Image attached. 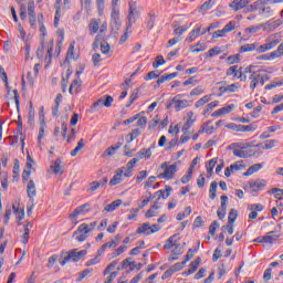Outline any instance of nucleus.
<instances>
[{
    "label": "nucleus",
    "mask_w": 283,
    "mask_h": 283,
    "mask_svg": "<svg viewBox=\"0 0 283 283\" xmlns=\"http://www.w3.org/2000/svg\"><path fill=\"white\" fill-rule=\"evenodd\" d=\"M191 258H193V250L189 249L186 254L185 261H182L181 263H176L175 266H179L182 269V266H185V264H187L189 262V260H191Z\"/></svg>",
    "instance_id": "nucleus-41"
},
{
    "label": "nucleus",
    "mask_w": 283,
    "mask_h": 283,
    "mask_svg": "<svg viewBox=\"0 0 283 283\" xmlns=\"http://www.w3.org/2000/svg\"><path fill=\"white\" fill-rule=\"evenodd\" d=\"M272 56H274V59H281V56H283V42L277 46L275 51L272 52Z\"/></svg>",
    "instance_id": "nucleus-57"
},
{
    "label": "nucleus",
    "mask_w": 283,
    "mask_h": 283,
    "mask_svg": "<svg viewBox=\"0 0 283 283\" xmlns=\"http://www.w3.org/2000/svg\"><path fill=\"white\" fill-rule=\"evenodd\" d=\"M160 65H165V57L163 55H158L156 61L153 63L154 70H158Z\"/></svg>",
    "instance_id": "nucleus-53"
},
{
    "label": "nucleus",
    "mask_w": 283,
    "mask_h": 283,
    "mask_svg": "<svg viewBox=\"0 0 283 283\" xmlns=\"http://www.w3.org/2000/svg\"><path fill=\"white\" fill-rule=\"evenodd\" d=\"M120 205H123V200L116 199L115 201L105 206L103 213H112V211H116L118 209V207H120Z\"/></svg>",
    "instance_id": "nucleus-22"
},
{
    "label": "nucleus",
    "mask_w": 283,
    "mask_h": 283,
    "mask_svg": "<svg viewBox=\"0 0 283 283\" xmlns=\"http://www.w3.org/2000/svg\"><path fill=\"white\" fill-rule=\"evenodd\" d=\"M101 28V20H91L88 25L90 34H96Z\"/></svg>",
    "instance_id": "nucleus-31"
},
{
    "label": "nucleus",
    "mask_w": 283,
    "mask_h": 283,
    "mask_svg": "<svg viewBox=\"0 0 283 283\" xmlns=\"http://www.w3.org/2000/svg\"><path fill=\"white\" fill-rule=\"evenodd\" d=\"M233 147V156L237 158H251L254 156V151L251 149V144L248 143H234L232 144Z\"/></svg>",
    "instance_id": "nucleus-2"
},
{
    "label": "nucleus",
    "mask_w": 283,
    "mask_h": 283,
    "mask_svg": "<svg viewBox=\"0 0 283 283\" xmlns=\"http://www.w3.org/2000/svg\"><path fill=\"white\" fill-rule=\"evenodd\" d=\"M187 117H188V119L186 120V123L182 126L184 134H189V129H191V127H193V123H196V116H193V111H189L187 113Z\"/></svg>",
    "instance_id": "nucleus-12"
},
{
    "label": "nucleus",
    "mask_w": 283,
    "mask_h": 283,
    "mask_svg": "<svg viewBox=\"0 0 283 283\" xmlns=\"http://www.w3.org/2000/svg\"><path fill=\"white\" fill-rule=\"evenodd\" d=\"M264 187H266V180L264 179H256L250 182V189L253 191H260L264 189Z\"/></svg>",
    "instance_id": "nucleus-26"
},
{
    "label": "nucleus",
    "mask_w": 283,
    "mask_h": 283,
    "mask_svg": "<svg viewBox=\"0 0 283 283\" xmlns=\"http://www.w3.org/2000/svg\"><path fill=\"white\" fill-rule=\"evenodd\" d=\"M127 251V245H122L115 249L112 253V258H118V255H123Z\"/></svg>",
    "instance_id": "nucleus-50"
},
{
    "label": "nucleus",
    "mask_w": 283,
    "mask_h": 283,
    "mask_svg": "<svg viewBox=\"0 0 283 283\" xmlns=\"http://www.w3.org/2000/svg\"><path fill=\"white\" fill-rule=\"evenodd\" d=\"M84 255H87V250H81L74 249L67 253L66 256L62 261H60L61 266H65L67 262H78Z\"/></svg>",
    "instance_id": "nucleus-5"
},
{
    "label": "nucleus",
    "mask_w": 283,
    "mask_h": 283,
    "mask_svg": "<svg viewBox=\"0 0 283 283\" xmlns=\"http://www.w3.org/2000/svg\"><path fill=\"white\" fill-rule=\"evenodd\" d=\"M156 23V15L154 13H148V18L146 20V30H154V25Z\"/></svg>",
    "instance_id": "nucleus-34"
},
{
    "label": "nucleus",
    "mask_w": 283,
    "mask_h": 283,
    "mask_svg": "<svg viewBox=\"0 0 283 283\" xmlns=\"http://www.w3.org/2000/svg\"><path fill=\"white\" fill-rule=\"evenodd\" d=\"M242 85L240 83L230 84L227 86H220L219 92L221 94H233L235 92H239Z\"/></svg>",
    "instance_id": "nucleus-13"
},
{
    "label": "nucleus",
    "mask_w": 283,
    "mask_h": 283,
    "mask_svg": "<svg viewBox=\"0 0 283 283\" xmlns=\"http://www.w3.org/2000/svg\"><path fill=\"white\" fill-rule=\"evenodd\" d=\"M282 234L277 231H270L265 234V244H273L274 242H277Z\"/></svg>",
    "instance_id": "nucleus-16"
},
{
    "label": "nucleus",
    "mask_w": 283,
    "mask_h": 283,
    "mask_svg": "<svg viewBox=\"0 0 283 283\" xmlns=\"http://www.w3.org/2000/svg\"><path fill=\"white\" fill-rule=\"evenodd\" d=\"M147 176H148L147 170L139 171L137 177H136V182L138 185H140V182H143V180H145V178H147Z\"/></svg>",
    "instance_id": "nucleus-63"
},
{
    "label": "nucleus",
    "mask_w": 283,
    "mask_h": 283,
    "mask_svg": "<svg viewBox=\"0 0 283 283\" xmlns=\"http://www.w3.org/2000/svg\"><path fill=\"white\" fill-rule=\"evenodd\" d=\"M138 160H140L138 157H135L133 159H130L127 164L126 167H124V178H132V176H134V167L136 166V164L138 163Z\"/></svg>",
    "instance_id": "nucleus-11"
},
{
    "label": "nucleus",
    "mask_w": 283,
    "mask_h": 283,
    "mask_svg": "<svg viewBox=\"0 0 283 283\" xmlns=\"http://www.w3.org/2000/svg\"><path fill=\"white\" fill-rule=\"evenodd\" d=\"M262 169V164H254L243 174V176H253V174H258Z\"/></svg>",
    "instance_id": "nucleus-32"
},
{
    "label": "nucleus",
    "mask_w": 283,
    "mask_h": 283,
    "mask_svg": "<svg viewBox=\"0 0 283 283\" xmlns=\"http://www.w3.org/2000/svg\"><path fill=\"white\" fill-rule=\"evenodd\" d=\"M218 190V182H216V181H212L211 184H210V189H209V198H210V200H216V197H217V195H216V191Z\"/></svg>",
    "instance_id": "nucleus-40"
},
{
    "label": "nucleus",
    "mask_w": 283,
    "mask_h": 283,
    "mask_svg": "<svg viewBox=\"0 0 283 283\" xmlns=\"http://www.w3.org/2000/svg\"><path fill=\"white\" fill-rule=\"evenodd\" d=\"M237 218H238V211L235 209H231L228 217L229 224H233Z\"/></svg>",
    "instance_id": "nucleus-55"
},
{
    "label": "nucleus",
    "mask_w": 283,
    "mask_h": 283,
    "mask_svg": "<svg viewBox=\"0 0 283 283\" xmlns=\"http://www.w3.org/2000/svg\"><path fill=\"white\" fill-rule=\"evenodd\" d=\"M265 24H269L266 32H273V30H275V28H280V25H282V20L266 22Z\"/></svg>",
    "instance_id": "nucleus-49"
},
{
    "label": "nucleus",
    "mask_w": 283,
    "mask_h": 283,
    "mask_svg": "<svg viewBox=\"0 0 283 283\" xmlns=\"http://www.w3.org/2000/svg\"><path fill=\"white\" fill-rule=\"evenodd\" d=\"M171 191H174L171 186H166V189L159 190L156 193H159V198H161L163 200H167V198L171 196Z\"/></svg>",
    "instance_id": "nucleus-33"
},
{
    "label": "nucleus",
    "mask_w": 283,
    "mask_h": 283,
    "mask_svg": "<svg viewBox=\"0 0 283 283\" xmlns=\"http://www.w3.org/2000/svg\"><path fill=\"white\" fill-rule=\"evenodd\" d=\"M238 132H255V126L253 124L250 125H239Z\"/></svg>",
    "instance_id": "nucleus-59"
},
{
    "label": "nucleus",
    "mask_w": 283,
    "mask_h": 283,
    "mask_svg": "<svg viewBox=\"0 0 283 283\" xmlns=\"http://www.w3.org/2000/svg\"><path fill=\"white\" fill-rule=\"evenodd\" d=\"M27 193H28V198L31 200V202H34V198H36V185L34 184V180H30L28 182Z\"/></svg>",
    "instance_id": "nucleus-17"
},
{
    "label": "nucleus",
    "mask_w": 283,
    "mask_h": 283,
    "mask_svg": "<svg viewBox=\"0 0 283 283\" xmlns=\"http://www.w3.org/2000/svg\"><path fill=\"white\" fill-rule=\"evenodd\" d=\"M86 207H90V205L85 203V205H82L80 207H77L71 214H70V218L71 219H77L78 216H85L87 213L88 210H86L85 208Z\"/></svg>",
    "instance_id": "nucleus-23"
},
{
    "label": "nucleus",
    "mask_w": 283,
    "mask_h": 283,
    "mask_svg": "<svg viewBox=\"0 0 283 283\" xmlns=\"http://www.w3.org/2000/svg\"><path fill=\"white\" fill-rule=\"evenodd\" d=\"M12 209H13V213H14L15 218H18V220H23V218L25 216V212L23 211V209L17 208L15 205H13Z\"/></svg>",
    "instance_id": "nucleus-44"
},
{
    "label": "nucleus",
    "mask_w": 283,
    "mask_h": 283,
    "mask_svg": "<svg viewBox=\"0 0 283 283\" xmlns=\"http://www.w3.org/2000/svg\"><path fill=\"white\" fill-rule=\"evenodd\" d=\"M29 123L30 125L34 124V106L32 102H30V107H29Z\"/></svg>",
    "instance_id": "nucleus-64"
},
{
    "label": "nucleus",
    "mask_w": 283,
    "mask_h": 283,
    "mask_svg": "<svg viewBox=\"0 0 283 283\" xmlns=\"http://www.w3.org/2000/svg\"><path fill=\"white\" fill-rule=\"evenodd\" d=\"M247 166L242 164V161H235L234 164L230 165L231 171H242Z\"/></svg>",
    "instance_id": "nucleus-47"
},
{
    "label": "nucleus",
    "mask_w": 283,
    "mask_h": 283,
    "mask_svg": "<svg viewBox=\"0 0 283 283\" xmlns=\"http://www.w3.org/2000/svg\"><path fill=\"white\" fill-rule=\"evenodd\" d=\"M32 163H34V160H32V157L28 156L27 157V169L22 174L23 180H28L30 178V174H31L30 169H32Z\"/></svg>",
    "instance_id": "nucleus-29"
},
{
    "label": "nucleus",
    "mask_w": 283,
    "mask_h": 283,
    "mask_svg": "<svg viewBox=\"0 0 283 283\" xmlns=\"http://www.w3.org/2000/svg\"><path fill=\"white\" fill-rule=\"evenodd\" d=\"M262 1V3L259 6V15L263 17L264 19H269L271 18V15L273 14V9H271V7H269V4H271L269 2V0H259Z\"/></svg>",
    "instance_id": "nucleus-9"
},
{
    "label": "nucleus",
    "mask_w": 283,
    "mask_h": 283,
    "mask_svg": "<svg viewBox=\"0 0 283 283\" xmlns=\"http://www.w3.org/2000/svg\"><path fill=\"white\" fill-rule=\"evenodd\" d=\"M113 103H114V97L109 95H104L93 104L92 109L93 112H98L101 107H112Z\"/></svg>",
    "instance_id": "nucleus-8"
},
{
    "label": "nucleus",
    "mask_w": 283,
    "mask_h": 283,
    "mask_svg": "<svg viewBox=\"0 0 283 283\" xmlns=\"http://www.w3.org/2000/svg\"><path fill=\"white\" fill-rule=\"evenodd\" d=\"M209 101H211V95H206L196 102L195 107H202L203 105H207Z\"/></svg>",
    "instance_id": "nucleus-45"
},
{
    "label": "nucleus",
    "mask_w": 283,
    "mask_h": 283,
    "mask_svg": "<svg viewBox=\"0 0 283 283\" xmlns=\"http://www.w3.org/2000/svg\"><path fill=\"white\" fill-rule=\"evenodd\" d=\"M279 44H280V40L277 39H274L272 41L266 40L265 46L268 48V52L269 50H273V48H275Z\"/></svg>",
    "instance_id": "nucleus-62"
},
{
    "label": "nucleus",
    "mask_w": 283,
    "mask_h": 283,
    "mask_svg": "<svg viewBox=\"0 0 283 283\" xmlns=\"http://www.w3.org/2000/svg\"><path fill=\"white\" fill-rule=\"evenodd\" d=\"M174 109L176 112H181V109H187L189 107V99H184L182 94H178L175 97L171 98L170 103L166 106V108Z\"/></svg>",
    "instance_id": "nucleus-4"
},
{
    "label": "nucleus",
    "mask_w": 283,
    "mask_h": 283,
    "mask_svg": "<svg viewBox=\"0 0 283 283\" xmlns=\"http://www.w3.org/2000/svg\"><path fill=\"white\" fill-rule=\"evenodd\" d=\"M178 240H180V238H178V234H174L166 241L164 245L165 251L174 249V256L169 259L170 262H174V260H178V256L182 255L184 253V247L181 244H178Z\"/></svg>",
    "instance_id": "nucleus-1"
},
{
    "label": "nucleus",
    "mask_w": 283,
    "mask_h": 283,
    "mask_svg": "<svg viewBox=\"0 0 283 283\" xmlns=\"http://www.w3.org/2000/svg\"><path fill=\"white\" fill-rule=\"evenodd\" d=\"M94 269H85L81 274L80 277L77 279V282H83L85 277H90L91 273H93Z\"/></svg>",
    "instance_id": "nucleus-54"
},
{
    "label": "nucleus",
    "mask_w": 283,
    "mask_h": 283,
    "mask_svg": "<svg viewBox=\"0 0 283 283\" xmlns=\"http://www.w3.org/2000/svg\"><path fill=\"white\" fill-rule=\"evenodd\" d=\"M122 25H123V22L120 21V11L118 10V7H112V12H111L112 30L114 32H118Z\"/></svg>",
    "instance_id": "nucleus-6"
},
{
    "label": "nucleus",
    "mask_w": 283,
    "mask_h": 283,
    "mask_svg": "<svg viewBox=\"0 0 283 283\" xmlns=\"http://www.w3.org/2000/svg\"><path fill=\"white\" fill-rule=\"evenodd\" d=\"M258 42L251 44H244L240 48V52H256Z\"/></svg>",
    "instance_id": "nucleus-36"
},
{
    "label": "nucleus",
    "mask_w": 283,
    "mask_h": 283,
    "mask_svg": "<svg viewBox=\"0 0 283 283\" xmlns=\"http://www.w3.org/2000/svg\"><path fill=\"white\" fill-rule=\"evenodd\" d=\"M261 72L262 70L254 71L249 77L250 90H252V92L255 91V87H258V85H261Z\"/></svg>",
    "instance_id": "nucleus-10"
},
{
    "label": "nucleus",
    "mask_w": 283,
    "mask_h": 283,
    "mask_svg": "<svg viewBox=\"0 0 283 283\" xmlns=\"http://www.w3.org/2000/svg\"><path fill=\"white\" fill-rule=\"evenodd\" d=\"M235 21H230L228 24L223 27L224 33L228 34V32H233V30H235Z\"/></svg>",
    "instance_id": "nucleus-58"
},
{
    "label": "nucleus",
    "mask_w": 283,
    "mask_h": 283,
    "mask_svg": "<svg viewBox=\"0 0 283 283\" xmlns=\"http://www.w3.org/2000/svg\"><path fill=\"white\" fill-rule=\"evenodd\" d=\"M263 30L266 32L269 30V24H259V25H252L244 30L245 34H256V32H260V30Z\"/></svg>",
    "instance_id": "nucleus-21"
},
{
    "label": "nucleus",
    "mask_w": 283,
    "mask_h": 283,
    "mask_svg": "<svg viewBox=\"0 0 283 283\" xmlns=\"http://www.w3.org/2000/svg\"><path fill=\"white\" fill-rule=\"evenodd\" d=\"M211 8H213V0H208L201 6L200 10L201 12H207L208 10H211Z\"/></svg>",
    "instance_id": "nucleus-60"
},
{
    "label": "nucleus",
    "mask_w": 283,
    "mask_h": 283,
    "mask_svg": "<svg viewBox=\"0 0 283 283\" xmlns=\"http://www.w3.org/2000/svg\"><path fill=\"white\" fill-rule=\"evenodd\" d=\"M262 1L256 0L254 3L244 8V12H255V10L260 9V6H262Z\"/></svg>",
    "instance_id": "nucleus-37"
},
{
    "label": "nucleus",
    "mask_w": 283,
    "mask_h": 283,
    "mask_svg": "<svg viewBox=\"0 0 283 283\" xmlns=\"http://www.w3.org/2000/svg\"><path fill=\"white\" fill-rule=\"evenodd\" d=\"M118 247V242L116 240H111L109 242L104 243L99 250L97 251V255H102L105 253V249H116Z\"/></svg>",
    "instance_id": "nucleus-28"
},
{
    "label": "nucleus",
    "mask_w": 283,
    "mask_h": 283,
    "mask_svg": "<svg viewBox=\"0 0 283 283\" xmlns=\"http://www.w3.org/2000/svg\"><path fill=\"white\" fill-rule=\"evenodd\" d=\"M137 233L144 235H151L154 232H151V226H149V223H143L142 227L137 229Z\"/></svg>",
    "instance_id": "nucleus-30"
},
{
    "label": "nucleus",
    "mask_w": 283,
    "mask_h": 283,
    "mask_svg": "<svg viewBox=\"0 0 283 283\" xmlns=\"http://www.w3.org/2000/svg\"><path fill=\"white\" fill-rule=\"evenodd\" d=\"M251 3L250 0H234L232 3H230V8L234 10V12H238V10H242L243 8H247Z\"/></svg>",
    "instance_id": "nucleus-19"
},
{
    "label": "nucleus",
    "mask_w": 283,
    "mask_h": 283,
    "mask_svg": "<svg viewBox=\"0 0 283 283\" xmlns=\"http://www.w3.org/2000/svg\"><path fill=\"white\" fill-rule=\"evenodd\" d=\"M208 56L213 57V56H218L219 54H222V49H220V46H216L212 48L208 51Z\"/></svg>",
    "instance_id": "nucleus-51"
},
{
    "label": "nucleus",
    "mask_w": 283,
    "mask_h": 283,
    "mask_svg": "<svg viewBox=\"0 0 283 283\" xmlns=\"http://www.w3.org/2000/svg\"><path fill=\"white\" fill-rule=\"evenodd\" d=\"M143 132L139 128H135L132 130L130 134L127 135V138H129L128 143H132L135 140V138H138Z\"/></svg>",
    "instance_id": "nucleus-43"
},
{
    "label": "nucleus",
    "mask_w": 283,
    "mask_h": 283,
    "mask_svg": "<svg viewBox=\"0 0 283 283\" xmlns=\"http://www.w3.org/2000/svg\"><path fill=\"white\" fill-rule=\"evenodd\" d=\"M120 147H123L122 143H117L115 146H111L105 150L106 156H114V154H116V151H118V149H120Z\"/></svg>",
    "instance_id": "nucleus-38"
},
{
    "label": "nucleus",
    "mask_w": 283,
    "mask_h": 283,
    "mask_svg": "<svg viewBox=\"0 0 283 283\" xmlns=\"http://www.w3.org/2000/svg\"><path fill=\"white\" fill-rule=\"evenodd\" d=\"M200 32H201V28L200 27H198V28L193 29L192 31H190L189 35L185 40L186 43H193V41H196L200 36Z\"/></svg>",
    "instance_id": "nucleus-27"
},
{
    "label": "nucleus",
    "mask_w": 283,
    "mask_h": 283,
    "mask_svg": "<svg viewBox=\"0 0 283 283\" xmlns=\"http://www.w3.org/2000/svg\"><path fill=\"white\" fill-rule=\"evenodd\" d=\"M52 52H54V40H51L48 45L46 55L44 57L45 67H50L52 64Z\"/></svg>",
    "instance_id": "nucleus-18"
},
{
    "label": "nucleus",
    "mask_w": 283,
    "mask_h": 283,
    "mask_svg": "<svg viewBox=\"0 0 283 283\" xmlns=\"http://www.w3.org/2000/svg\"><path fill=\"white\" fill-rule=\"evenodd\" d=\"M136 23V14H134V10L130 8L129 14H128V25L126 28L125 34L122 36L120 42L127 41V32H129V28Z\"/></svg>",
    "instance_id": "nucleus-15"
},
{
    "label": "nucleus",
    "mask_w": 283,
    "mask_h": 283,
    "mask_svg": "<svg viewBox=\"0 0 283 283\" xmlns=\"http://www.w3.org/2000/svg\"><path fill=\"white\" fill-rule=\"evenodd\" d=\"M61 1L55 0V18H54V25L59 28V21H61V17H63V10L61 9Z\"/></svg>",
    "instance_id": "nucleus-24"
},
{
    "label": "nucleus",
    "mask_w": 283,
    "mask_h": 283,
    "mask_svg": "<svg viewBox=\"0 0 283 283\" xmlns=\"http://www.w3.org/2000/svg\"><path fill=\"white\" fill-rule=\"evenodd\" d=\"M179 269L181 268L174 265V269H169L163 274L161 280H167V277H171L174 273H176V271H179Z\"/></svg>",
    "instance_id": "nucleus-46"
},
{
    "label": "nucleus",
    "mask_w": 283,
    "mask_h": 283,
    "mask_svg": "<svg viewBox=\"0 0 283 283\" xmlns=\"http://www.w3.org/2000/svg\"><path fill=\"white\" fill-rule=\"evenodd\" d=\"M234 107H235V105L231 104L226 107L219 108V112H220L221 116H226V114H231V112H233Z\"/></svg>",
    "instance_id": "nucleus-52"
},
{
    "label": "nucleus",
    "mask_w": 283,
    "mask_h": 283,
    "mask_svg": "<svg viewBox=\"0 0 283 283\" xmlns=\"http://www.w3.org/2000/svg\"><path fill=\"white\" fill-rule=\"evenodd\" d=\"M161 174L158 175V178H161L164 180H172L176 176V171H178V165L177 164H169L167 161L161 164Z\"/></svg>",
    "instance_id": "nucleus-3"
},
{
    "label": "nucleus",
    "mask_w": 283,
    "mask_h": 283,
    "mask_svg": "<svg viewBox=\"0 0 283 283\" xmlns=\"http://www.w3.org/2000/svg\"><path fill=\"white\" fill-rule=\"evenodd\" d=\"M83 84V81H81V78H75L69 88V93L70 94H78L81 92V85Z\"/></svg>",
    "instance_id": "nucleus-25"
},
{
    "label": "nucleus",
    "mask_w": 283,
    "mask_h": 283,
    "mask_svg": "<svg viewBox=\"0 0 283 283\" xmlns=\"http://www.w3.org/2000/svg\"><path fill=\"white\" fill-rule=\"evenodd\" d=\"M275 145H277V140H275V139L265 140L263 149H273V147H275Z\"/></svg>",
    "instance_id": "nucleus-61"
},
{
    "label": "nucleus",
    "mask_w": 283,
    "mask_h": 283,
    "mask_svg": "<svg viewBox=\"0 0 283 283\" xmlns=\"http://www.w3.org/2000/svg\"><path fill=\"white\" fill-rule=\"evenodd\" d=\"M45 52V43L41 42L40 46L36 50V56L40 59V61H43V54Z\"/></svg>",
    "instance_id": "nucleus-56"
},
{
    "label": "nucleus",
    "mask_w": 283,
    "mask_h": 283,
    "mask_svg": "<svg viewBox=\"0 0 283 283\" xmlns=\"http://www.w3.org/2000/svg\"><path fill=\"white\" fill-rule=\"evenodd\" d=\"M123 176H125V168L117 169L116 174L109 181V186L116 187V185H120V182H123Z\"/></svg>",
    "instance_id": "nucleus-14"
},
{
    "label": "nucleus",
    "mask_w": 283,
    "mask_h": 283,
    "mask_svg": "<svg viewBox=\"0 0 283 283\" xmlns=\"http://www.w3.org/2000/svg\"><path fill=\"white\" fill-rule=\"evenodd\" d=\"M90 229H87V223H82L78 226L77 230L73 233L76 242H85L90 238Z\"/></svg>",
    "instance_id": "nucleus-7"
},
{
    "label": "nucleus",
    "mask_w": 283,
    "mask_h": 283,
    "mask_svg": "<svg viewBox=\"0 0 283 283\" xmlns=\"http://www.w3.org/2000/svg\"><path fill=\"white\" fill-rule=\"evenodd\" d=\"M85 147V139H80L77 146L71 151V156H78V151Z\"/></svg>",
    "instance_id": "nucleus-39"
},
{
    "label": "nucleus",
    "mask_w": 283,
    "mask_h": 283,
    "mask_svg": "<svg viewBox=\"0 0 283 283\" xmlns=\"http://www.w3.org/2000/svg\"><path fill=\"white\" fill-rule=\"evenodd\" d=\"M176 76H178V73H170V74H167V75H161L157 80V85H163V83H165V81H171V80L176 78Z\"/></svg>",
    "instance_id": "nucleus-35"
},
{
    "label": "nucleus",
    "mask_w": 283,
    "mask_h": 283,
    "mask_svg": "<svg viewBox=\"0 0 283 283\" xmlns=\"http://www.w3.org/2000/svg\"><path fill=\"white\" fill-rule=\"evenodd\" d=\"M151 149H155V146L153 145L151 148H142L137 154H136V158H138L139 160H143V158H145V160H149V158H151Z\"/></svg>",
    "instance_id": "nucleus-20"
},
{
    "label": "nucleus",
    "mask_w": 283,
    "mask_h": 283,
    "mask_svg": "<svg viewBox=\"0 0 283 283\" xmlns=\"http://www.w3.org/2000/svg\"><path fill=\"white\" fill-rule=\"evenodd\" d=\"M192 177H193V171H191V168H188V171L186 172V175L181 177L182 185H187V182H190Z\"/></svg>",
    "instance_id": "nucleus-48"
},
{
    "label": "nucleus",
    "mask_w": 283,
    "mask_h": 283,
    "mask_svg": "<svg viewBox=\"0 0 283 283\" xmlns=\"http://www.w3.org/2000/svg\"><path fill=\"white\" fill-rule=\"evenodd\" d=\"M51 169L53 174H63V170L61 168V159H56L52 165Z\"/></svg>",
    "instance_id": "nucleus-42"
}]
</instances>
